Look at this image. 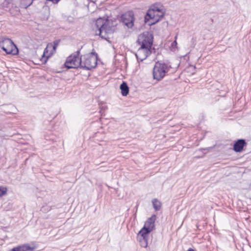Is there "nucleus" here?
Returning a JSON list of instances; mask_svg holds the SVG:
<instances>
[{
  "mask_svg": "<svg viewBox=\"0 0 251 251\" xmlns=\"http://www.w3.org/2000/svg\"><path fill=\"white\" fill-rule=\"evenodd\" d=\"M201 150H206L207 149H202Z\"/></svg>",
  "mask_w": 251,
  "mask_h": 251,
  "instance_id": "a878e982",
  "label": "nucleus"
},
{
  "mask_svg": "<svg viewBox=\"0 0 251 251\" xmlns=\"http://www.w3.org/2000/svg\"><path fill=\"white\" fill-rule=\"evenodd\" d=\"M89 2H93L92 0H87Z\"/></svg>",
  "mask_w": 251,
  "mask_h": 251,
  "instance_id": "393cba45",
  "label": "nucleus"
},
{
  "mask_svg": "<svg viewBox=\"0 0 251 251\" xmlns=\"http://www.w3.org/2000/svg\"><path fill=\"white\" fill-rule=\"evenodd\" d=\"M86 55H90V56H93L94 58H96L97 60L98 58V54L95 51L94 49H93L89 54H86Z\"/></svg>",
  "mask_w": 251,
  "mask_h": 251,
  "instance_id": "6ab92c4d",
  "label": "nucleus"
},
{
  "mask_svg": "<svg viewBox=\"0 0 251 251\" xmlns=\"http://www.w3.org/2000/svg\"><path fill=\"white\" fill-rule=\"evenodd\" d=\"M149 234L138 232L137 234V240L139 241L141 247L146 248L148 245V238Z\"/></svg>",
  "mask_w": 251,
  "mask_h": 251,
  "instance_id": "9d476101",
  "label": "nucleus"
},
{
  "mask_svg": "<svg viewBox=\"0 0 251 251\" xmlns=\"http://www.w3.org/2000/svg\"><path fill=\"white\" fill-rule=\"evenodd\" d=\"M177 44L176 42L175 41L174 42L172 43V45L173 46L174 45Z\"/></svg>",
  "mask_w": 251,
  "mask_h": 251,
  "instance_id": "b1692460",
  "label": "nucleus"
},
{
  "mask_svg": "<svg viewBox=\"0 0 251 251\" xmlns=\"http://www.w3.org/2000/svg\"><path fill=\"white\" fill-rule=\"evenodd\" d=\"M163 6L158 3L151 5L144 16V23L151 26L157 24L164 17Z\"/></svg>",
  "mask_w": 251,
  "mask_h": 251,
  "instance_id": "f03ea898",
  "label": "nucleus"
},
{
  "mask_svg": "<svg viewBox=\"0 0 251 251\" xmlns=\"http://www.w3.org/2000/svg\"><path fill=\"white\" fill-rule=\"evenodd\" d=\"M97 59L90 55L81 56L79 58L78 67L86 70H91L97 66Z\"/></svg>",
  "mask_w": 251,
  "mask_h": 251,
  "instance_id": "39448f33",
  "label": "nucleus"
},
{
  "mask_svg": "<svg viewBox=\"0 0 251 251\" xmlns=\"http://www.w3.org/2000/svg\"><path fill=\"white\" fill-rule=\"evenodd\" d=\"M122 22L128 28H132L134 25V14L132 11H128L121 16Z\"/></svg>",
  "mask_w": 251,
  "mask_h": 251,
  "instance_id": "6e6552de",
  "label": "nucleus"
},
{
  "mask_svg": "<svg viewBox=\"0 0 251 251\" xmlns=\"http://www.w3.org/2000/svg\"><path fill=\"white\" fill-rule=\"evenodd\" d=\"M60 42V40L57 39L55 40L52 44V43H49L47 45V47H52V50H50L49 54L45 58V60L44 62H43V64H45L48 60L49 59V57H50L54 52H55L56 49Z\"/></svg>",
  "mask_w": 251,
  "mask_h": 251,
  "instance_id": "f8f14e48",
  "label": "nucleus"
},
{
  "mask_svg": "<svg viewBox=\"0 0 251 251\" xmlns=\"http://www.w3.org/2000/svg\"><path fill=\"white\" fill-rule=\"evenodd\" d=\"M33 0H21L20 6L22 8L26 9L33 3Z\"/></svg>",
  "mask_w": 251,
  "mask_h": 251,
  "instance_id": "dca6fc26",
  "label": "nucleus"
},
{
  "mask_svg": "<svg viewBox=\"0 0 251 251\" xmlns=\"http://www.w3.org/2000/svg\"><path fill=\"white\" fill-rule=\"evenodd\" d=\"M115 30V27L113 25V22L111 20L108 19V22L105 23V26L102 29L101 35H99L101 38L108 41L109 39V34H112Z\"/></svg>",
  "mask_w": 251,
  "mask_h": 251,
  "instance_id": "1a4fd4ad",
  "label": "nucleus"
},
{
  "mask_svg": "<svg viewBox=\"0 0 251 251\" xmlns=\"http://www.w3.org/2000/svg\"><path fill=\"white\" fill-rule=\"evenodd\" d=\"M61 0H46L45 2V4L46 5L48 3V1H51L53 4H57Z\"/></svg>",
  "mask_w": 251,
  "mask_h": 251,
  "instance_id": "412c9836",
  "label": "nucleus"
},
{
  "mask_svg": "<svg viewBox=\"0 0 251 251\" xmlns=\"http://www.w3.org/2000/svg\"><path fill=\"white\" fill-rule=\"evenodd\" d=\"M11 1V0H5L3 3V6H7Z\"/></svg>",
  "mask_w": 251,
  "mask_h": 251,
  "instance_id": "4be33fe9",
  "label": "nucleus"
},
{
  "mask_svg": "<svg viewBox=\"0 0 251 251\" xmlns=\"http://www.w3.org/2000/svg\"><path fill=\"white\" fill-rule=\"evenodd\" d=\"M120 88L123 96H126L128 94L129 87L126 82L123 81L120 86Z\"/></svg>",
  "mask_w": 251,
  "mask_h": 251,
  "instance_id": "2eb2a0df",
  "label": "nucleus"
},
{
  "mask_svg": "<svg viewBox=\"0 0 251 251\" xmlns=\"http://www.w3.org/2000/svg\"><path fill=\"white\" fill-rule=\"evenodd\" d=\"M153 207L155 211H159L161 208V204L156 199L152 201Z\"/></svg>",
  "mask_w": 251,
  "mask_h": 251,
  "instance_id": "f3484780",
  "label": "nucleus"
},
{
  "mask_svg": "<svg viewBox=\"0 0 251 251\" xmlns=\"http://www.w3.org/2000/svg\"><path fill=\"white\" fill-rule=\"evenodd\" d=\"M171 68V65L163 61H158L156 62L153 69V78L157 80L162 79Z\"/></svg>",
  "mask_w": 251,
  "mask_h": 251,
  "instance_id": "7ed1b4c3",
  "label": "nucleus"
},
{
  "mask_svg": "<svg viewBox=\"0 0 251 251\" xmlns=\"http://www.w3.org/2000/svg\"><path fill=\"white\" fill-rule=\"evenodd\" d=\"M34 249V247H31L28 244H23L14 247L9 251H33Z\"/></svg>",
  "mask_w": 251,
  "mask_h": 251,
  "instance_id": "4468645a",
  "label": "nucleus"
},
{
  "mask_svg": "<svg viewBox=\"0 0 251 251\" xmlns=\"http://www.w3.org/2000/svg\"><path fill=\"white\" fill-rule=\"evenodd\" d=\"M156 219V215L153 214L145 222L143 227L140 230L139 232L150 234L155 228L154 223Z\"/></svg>",
  "mask_w": 251,
  "mask_h": 251,
  "instance_id": "0eeeda50",
  "label": "nucleus"
},
{
  "mask_svg": "<svg viewBox=\"0 0 251 251\" xmlns=\"http://www.w3.org/2000/svg\"><path fill=\"white\" fill-rule=\"evenodd\" d=\"M153 35L149 32L140 34L137 40L138 44L140 45L135 54L138 61H143L148 57V53L151 52L150 49L153 44Z\"/></svg>",
  "mask_w": 251,
  "mask_h": 251,
  "instance_id": "f257e3e1",
  "label": "nucleus"
},
{
  "mask_svg": "<svg viewBox=\"0 0 251 251\" xmlns=\"http://www.w3.org/2000/svg\"><path fill=\"white\" fill-rule=\"evenodd\" d=\"M108 22V18H99L96 21L95 25L99 30V35H101L102 29L105 26V23Z\"/></svg>",
  "mask_w": 251,
  "mask_h": 251,
  "instance_id": "ddd939ff",
  "label": "nucleus"
},
{
  "mask_svg": "<svg viewBox=\"0 0 251 251\" xmlns=\"http://www.w3.org/2000/svg\"><path fill=\"white\" fill-rule=\"evenodd\" d=\"M80 50H78L68 56L64 63V67L67 69L78 68V65L76 64L77 60L79 59Z\"/></svg>",
  "mask_w": 251,
  "mask_h": 251,
  "instance_id": "423d86ee",
  "label": "nucleus"
},
{
  "mask_svg": "<svg viewBox=\"0 0 251 251\" xmlns=\"http://www.w3.org/2000/svg\"><path fill=\"white\" fill-rule=\"evenodd\" d=\"M187 251H196L194 249L192 248H189Z\"/></svg>",
  "mask_w": 251,
  "mask_h": 251,
  "instance_id": "5701e85b",
  "label": "nucleus"
},
{
  "mask_svg": "<svg viewBox=\"0 0 251 251\" xmlns=\"http://www.w3.org/2000/svg\"><path fill=\"white\" fill-rule=\"evenodd\" d=\"M48 47H47V48H46L45 49L44 51V53H43V55H42V58L41 59V61H42V63H43V62H44V61L45 60V58L47 57V56H45V54L48 52Z\"/></svg>",
  "mask_w": 251,
  "mask_h": 251,
  "instance_id": "aec40b11",
  "label": "nucleus"
},
{
  "mask_svg": "<svg viewBox=\"0 0 251 251\" xmlns=\"http://www.w3.org/2000/svg\"><path fill=\"white\" fill-rule=\"evenodd\" d=\"M187 54H186L184 56V57H187Z\"/></svg>",
  "mask_w": 251,
  "mask_h": 251,
  "instance_id": "bb28decb",
  "label": "nucleus"
},
{
  "mask_svg": "<svg viewBox=\"0 0 251 251\" xmlns=\"http://www.w3.org/2000/svg\"><path fill=\"white\" fill-rule=\"evenodd\" d=\"M0 48L7 54L17 55L19 50L13 41L4 36L0 37Z\"/></svg>",
  "mask_w": 251,
  "mask_h": 251,
  "instance_id": "20e7f679",
  "label": "nucleus"
},
{
  "mask_svg": "<svg viewBox=\"0 0 251 251\" xmlns=\"http://www.w3.org/2000/svg\"><path fill=\"white\" fill-rule=\"evenodd\" d=\"M246 145L247 143L245 139H239L235 141L233 144V149L236 152H240L243 151L244 147L246 146Z\"/></svg>",
  "mask_w": 251,
  "mask_h": 251,
  "instance_id": "9b49d317",
  "label": "nucleus"
},
{
  "mask_svg": "<svg viewBox=\"0 0 251 251\" xmlns=\"http://www.w3.org/2000/svg\"><path fill=\"white\" fill-rule=\"evenodd\" d=\"M7 192V188L6 187L0 186V198L5 195Z\"/></svg>",
  "mask_w": 251,
  "mask_h": 251,
  "instance_id": "a211bd4d",
  "label": "nucleus"
}]
</instances>
